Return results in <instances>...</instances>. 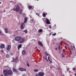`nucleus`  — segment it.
Listing matches in <instances>:
<instances>
[{
	"label": "nucleus",
	"mask_w": 76,
	"mask_h": 76,
	"mask_svg": "<svg viewBox=\"0 0 76 76\" xmlns=\"http://www.w3.org/2000/svg\"><path fill=\"white\" fill-rule=\"evenodd\" d=\"M23 32H25L26 34H27L28 32V31H27V29H26L25 30L23 31Z\"/></svg>",
	"instance_id": "obj_21"
},
{
	"label": "nucleus",
	"mask_w": 76,
	"mask_h": 76,
	"mask_svg": "<svg viewBox=\"0 0 76 76\" xmlns=\"http://www.w3.org/2000/svg\"><path fill=\"white\" fill-rule=\"evenodd\" d=\"M75 76H76V73L75 74Z\"/></svg>",
	"instance_id": "obj_47"
},
{
	"label": "nucleus",
	"mask_w": 76,
	"mask_h": 76,
	"mask_svg": "<svg viewBox=\"0 0 76 76\" xmlns=\"http://www.w3.org/2000/svg\"><path fill=\"white\" fill-rule=\"evenodd\" d=\"M49 28H50V29H51V25H49Z\"/></svg>",
	"instance_id": "obj_33"
},
{
	"label": "nucleus",
	"mask_w": 76,
	"mask_h": 76,
	"mask_svg": "<svg viewBox=\"0 0 76 76\" xmlns=\"http://www.w3.org/2000/svg\"><path fill=\"white\" fill-rule=\"evenodd\" d=\"M42 15L43 17H45V16H46V14L44 13Z\"/></svg>",
	"instance_id": "obj_22"
},
{
	"label": "nucleus",
	"mask_w": 76,
	"mask_h": 76,
	"mask_svg": "<svg viewBox=\"0 0 76 76\" xmlns=\"http://www.w3.org/2000/svg\"><path fill=\"white\" fill-rule=\"evenodd\" d=\"M38 75L39 76H44V73L42 72H39L38 73Z\"/></svg>",
	"instance_id": "obj_5"
},
{
	"label": "nucleus",
	"mask_w": 76,
	"mask_h": 76,
	"mask_svg": "<svg viewBox=\"0 0 76 76\" xmlns=\"http://www.w3.org/2000/svg\"><path fill=\"white\" fill-rule=\"evenodd\" d=\"M25 24L24 23H22V24L21 25L20 28L21 29H24V27H23L24 26H25Z\"/></svg>",
	"instance_id": "obj_6"
},
{
	"label": "nucleus",
	"mask_w": 76,
	"mask_h": 76,
	"mask_svg": "<svg viewBox=\"0 0 76 76\" xmlns=\"http://www.w3.org/2000/svg\"><path fill=\"white\" fill-rule=\"evenodd\" d=\"M34 71L35 72H38V69H35L34 70Z\"/></svg>",
	"instance_id": "obj_24"
},
{
	"label": "nucleus",
	"mask_w": 76,
	"mask_h": 76,
	"mask_svg": "<svg viewBox=\"0 0 76 76\" xmlns=\"http://www.w3.org/2000/svg\"><path fill=\"white\" fill-rule=\"evenodd\" d=\"M24 23H26V22H27V20H28V18H27L26 17L24 18Z\"/></svg>",
	"instance_id": "obj_13"
},
{
	"label": "nucleus",
	"mask_w": 76,
	"mask_h": 76,
	"mask_svg": "<svg viewBox=\"0 0 76 76\" xmlns=\"http://www.w3.org/2000/svg\"><path fill=\"white\" fill-rule=\"evenodd\" d=\"M23 10H20L19 11V13L20 14V15H21V14H22V11Z\"/></svg>",
	"instance_id": "obj_19"
},
{
	"label": "nucleus",
	"mask_w": 76,
	"mask_h": 76,
	"mask_svg": "<svg viewBox=\"0 0 76 76\" xmlns=\"http://www.w3.org/2000/svg\"><path fill=\"white\" fill-rule=\"evenodd\" d=\"M55 50H57V48H55Z\"/></svg>",
	"instance_id": "obj_42"
},
{
	"label": "nucleus",
	"mask_w": 76,
	"mask_h": 76,
	"mask_svg": "<svg viewBox=\"0 0 76 76\" xmlns=\"http://www.w3.org/2000/svg\"><path fill=\"white\" fill-rule=\"evenodd\" d=\"M19 70H20V71H26V69H24L22 68H20L18 69Z\"/></svg>",
	"instance_id": "obj_8"
},
{
	"label": "nucleus",
	"mask_w": 76,
	"mask_h": 76,
	"mask_svg": "<svg viewBox=\"0 0 76 76\" xmlns=\"http://www.w3.org/2000/svg\"><path fill=\"white\" fill-rule=\"evenodd\" d=\"M37 0V1H38V0Z\"/></svg>",
	"instance_id": "obj_52"
},
{
	"label": "nucleus",
	"mask_w": 76,
	"mask_h": 76,
	"mask_svg": "<svg viewBox=\"0 0 76 76\" xmlns=\"http://www.w3.org/2000/svg\"><path fill=\"white\" fill-rule=\"evenodd\" d=\"M63 53H66V51L65 50L63 49Z\"/></svg>",
	"instance_id": "obj_28"
},
{
	"label": "nucleus",
	"mask_w": 76,
	"mask_h": 76,
	"mask_svg": "<svg viewBox=\"0 0 76 76\" xmlns=\"http://www.w3.org/2000/svg\"><path fill=\"white\" fill-rule=\"evenodd\" d=\"M61 43H62V42H60V45H61Z\"/></svg>",
	"instance_id": "obj_43"
},
{
	"label": "nucleus",
	"mask_w": 76,
	"mask_h": 76,
	"mask_svg": "<svg viewBox=\"0 0 76 76\" xmlns=\"http://www.w3.org/2000/svg\"><path fill=\"white\" fill-rule=\"evenodd\" d=\"M56 35V33H54V34H52V35H53L54 36H55V35Z\"/></svg>",
	"instance_id": "obj_35"
},
{
	"label": "nucleus",
	"mask_w": 76,
	"mask_h": 76,
	"mask_svg": "<svg viewBox=\"0 0 76 76\" xmlns=\"http://www.w3.org/2000/svg\"><path fill=\"white\" fill-rule=\"evenodd\" d=\"M6 56L7 58H9L10 57V56L8 54L6 55Z\"/></svg>",
	"instance_id": "obj_20"
},
{
	"label": "nucleus",
	"mask_w": 76,
	"mask_h": 76,
	"mask_svg": "<svg viewBox=\"0 0 76 76\" xmlns=\"http://www.w3.org/2000/svg\"><path fill=\"white\" fill-rule=\"evenodd\" d=\"M10 54L11 56H13V53H10Z\"/></svg>",
	"instance_id": "obj_32"
},
{
	"label": "nucleus",
	"mask_w": 76,
	"mask_h": 76,
	"mask_svg": "<svg viewBox=\"0 0 76 76\" xmlns=\"http://www.w3.org/2000/svg\"><path fill=\"white\" fill-rule=\"evenodd\" d=\"M45 22L47 24H48V25L50 24V20L48 19V18L46 19V20L45 21Z\"/></svg>",
	"instance_id": "obj_7"
},
{
	"label": "nucleus",
	"mask_w": 76,
	"mask_h": 76,
	"mask_svg": "<svg viewBox=\"0 0 76 76\" xmlns=\"http://www.w3.org/2000/svg\"><path fill=\"white\" fill-rule=\"evenodd\" d=\"M20 39V40L19 42V43H20V44H22L25 41V39H24V38H22L21 39Z\"/></svg>",
	"instance_id": "obj_4"
},
{
	"label": "nucleus",
	"mask_w": 76,
	"mask_h": 76,
	"mask_svg": "<svg viewBox=\"0 0 76 76\" xmlns=\"http://www.w3.org/2000/svg\"><path fill=\"white\" fill-rule=\"evenodd\" d=\"M72 69L73 70H76V68H73Z\"/></svg>",
	"instance_id": "obj_36"
},
{
	"label": "nucleus",
	"mask_w": 76,
	"mask_h": 76,
	"mask_svg": "<svg viewBox=\"0 0 76 76\" xmlns=\"http://www.w3.org/2000/svg\"><path fill=\"white\" fill-rule=\"evenodd\" d=\"M69 68H67V71H68H68H69Z\"/></svg>",
	"instance_id": "obj_38"
},
{
	"label": "nucleus",
	"mask_w": 76,
	"mask_h": 76,
	"mask_svg": "<svg viewBox=\"0 0 76 76\" xmlns=\"http://www.w3.org/2000/svg\"><path fill=\"white\" fill-rule=\"evenodd\" d=\"M0 76H3V75H1Z\"/></svg>",
	"instance_id": "obj_46"
},
{
	"label": "nucleus",
	"mask_w": 76,
	"mask_h": 76,
	"mask_svg": "<svg viewBox=\"0 0 76 76\" xmlns=\"http://www.w3.org/2000/svg\"><path fill=\"white\" fill-rule=\"evenodd\" d=\"M43 30L42 29H40L38 30L39 32H42Z\"/></svg>",
	"instance_id": "obj_18"
},
{
	"label": "nucleus",
	"mask_w": 76,
	"mask_h": 76,
	"mask_svg": "<svg viewBox=\"0 0 76 76\" xmlns=\"http://www.w3.org/2000/svg\"><path fill=\"white\" fill-rule=\"evenodd\" d=\"M22 48V44H20L18 46V50H19L20 48Z\"/></svg>",
	"instance_id": "obj_17"
},
{
	"label": "nucleus",
	"mask_w": 76,
	"mask_h": 76,
	"mask_svg": "<svg viewBox=\"0 0 76 76\" xmlns=\"http://www.w3.org/2000/svg\"><path fill=\"white\" fill-rule=\"evenodd\" d=\"M60 46H59L58 48V50H60Z\"/></svg>",
	"instance_id": "obj_34"
},
{
	"label": "nucleus",
	"mask_w": 76,
	"mask_h": 76,
	"mask_svg": "<svg viewBox=\"0 0 76 76\" xmlns=\"http://www.w3.org/2000/svg\"><path fill=\"white\" fill-rule=\"evenodd\" d=\"M62 76H64V75H63Z\"/></svg>",
	"instance_id": "obj_50"
},
{
	"label": "nucleus",
	"mask_w": 76,
	"mask_h": 76,
	"mask_svg": "<svg viewBox=\"0 0 76 76\" xmlns=\"http://www.w3.org/2000/svg\"><path fill=\"white\" fill-rule=\"evenodd\" d=\"M73 47L74 48V49H75V46H73Z\"/></svg>",
	"instance_id": "obj_41"
},
{
	"label": "nucleus",
	"mask_w": 76,
	"mask_h": 76,
	"mask_svg": "<svg viewBox=\"0 0 76 76\" xmlns=\"http://www.w3.org/2000/svg\"><path fill=\"white\" fill-rule=\"evenodd\" d=\"M51 34H50V35Z\"/></svg>",
	"instance_id": "obj_51"
},
{
	"label": "nucleus",
	"mask_w": 76,
	"mask_h": 76,
	"mask_svg": "<svg viewBox=\"0 0 76 76\" xmlns=\"http://www.w3.org/2000/svg\"><path fill=\"white\" fill-rule=\"evenodd\" d=\"M3 72L4 76H8L9 75L11 76L13 74L12 71L10 69H6L4 70L3 71Z\"/></svg>",
	"instance_id": "obj_1"
},
{
	"label": "nucleus",
	"mask_w": 76,
	"mask_h": 76,
	"mask_svg": "<svg viewBox=\"0 0 76 76\" xmlns=\"http://www.w3.org/2000/svg\"><path fill=\"white\" fill-rule=\"evenodd\" d=\"M20 39H21V37H17L15 38V40L17 41H19L20 40Z\"/></svg>",
	"instance_id": "obj_2"
},
{
	"label": "nucleus",
	"mask_w": 76,
	"mask_h": 76,
	"mask_svg": "<svg viewBox=\"0 0 76 76\" xmlns=\"http://www.w3.org/2000/svg\"><path fill=\"white\" fill-rule=\"evenodd\" d=\"M16 12H19V10H20V8L19 7V5H18L17 4L16 5Z\"/></svg>",
	"instance_id": "obj_3"
},
{
	"label": "nucleus",
	"mask_w": 76,
	"mask_h": 76,
	"mask_svg": "<svg viewBox=\"0 0 76 76\" xmlns=\"http://www.w3.org/2000/svg\"><path fill=\"white\" fill-rule=\"evenodd\" d=\"M47 56H50V55L48 54H47Z\"/></svg>",
	"instance_id": "obj_44"
},
{
	"label": "nucleus",
	"mask_w": 76,
	"mask_h": 76,
	"mask_svg": "<svg viewBox=\"0 0 76 76\" xmlns=\"http://www.w3.org/2000/svg\"><path fill=\"white\" fill-rule=\"evenodd\" d=\"M38 44L41 47H42V46H43V44H42V42L40 41H38Z\"/></svg>",
	"instance_id": "obj_11"
},
{
	"label": "nucleus",
	"mask_w": 76,
	"mask_h": 76,
	"mask_svg": "<svg viewBox=\"0 0 76 76\" xmlns=\"http://www.w3.org/2000/svg\"><path fill=\"white\" fill-rule=\"evenodd\" d=\"M47 52H45V55H47Z\"/></svg>",
	"instance_id": "obj_37"
},
{
	"label": "nucleus",
	"mask_w": 76,
	"mask_h": 76,
	"mask_svg": "<svg viewBox=\"0 0 76 76\" xmlns=\"http://www.w3.org/2000/svg\"><path fill=\"white\" fill-rule=\"evenodd\" d=\"M12 70L14 72H16V73H18V71L17 70V69L14 68H13Z\"/></svg>",
	"instance_id": "obj_12"
},
{
	"label": "nucleus",
	"mask_w": 76,
	"mask_h": 76,
	"mask_svg": "<svg viewBox=\"0 0 76 76\" xmlns=\"http://www.w3.org/2000/svg\"><path fill=\"white\" fill-rule=\"evenodd\" d=\"M0 34H1V31H0Z\"/></svg>",
	"instance_id": "obj_49"
},
{
	"label": "nucleus",
	"mask_w": 76,
	"mask_h": 76,
	"mask_svg": "<svg viewBox=\"0 0 76 76\" xmlns=\"http://www.w3.org/2000/svg\"><path fill=\"white\" fill-rule=\"evenodd\" d=\"M12 10H14V11H16V9H15V8H14Z\"/></svg>",
	"instance_id": "obj_30"
},
{
	"label": "nucleus",
	"mask_w": 76,
	"mask_h": 76,
	"mask_svg": "<svg viewBox=\"0 0 76 76\" xmlns=\"http://www.w3.org/2000/svg\"><path fill=\"white\" fill-rule=\"evenodd\" d=\"M22 54L23 55H26V51L25 50L22 51Z\"/></svg>",
	"instance_id": "obj_15"
},
{
	"label": "nucleus",
	"mask_w": 76,
	"mask_h": 76,
	"mask_svg": "<svg viewBox=\"0 0 76 76\" xmlns=\"http://www.w3.org/2000/svg\"><path fill=\"white\" fill-rule=\"evenodd\" d=\"M64 48H65V49H67V47H66V46H64Z\"/></svg>",
	"instance_id": "obj_39"
},
{
	"label": "nucleus",
	"mask_w": 76,
	"mask_h": 76,
	"mask_svg": "<svg viewBox=\"0 0 76 76\" xmlns=\"http://www.w3.org/2000/svg\"><path fill=\"white\" fill-rule=\"evenodd\" d=\"M10 48H11V45H9L8 46L7 48H6V50L7 51H9L10 50Z\"/></svg>",
	"instance_id": "obj_9"
},
{
	"label": "nucleus",
	"mask_w": 76,
	"mask_h": 76,
	"mask_svg": "<svg viewBox=\"0 0 76 76\" xmlns=\"http://www.w3.org/2000/svg\"><path fill=\"white\" fill-rule=\"evenodd\" d=\"M1 2H0V4H1Z\"/></svg>",
	"instance_id": "obj_48"
},
{
	"label": "nucleus",
	"mask_w": 76,
	"mask_h": 76,
	"mask_svg": "<svg viewBox=\"0 0 76 76\" xmlns=\"http://www.w3.org/2000/svg\"><path fill=\"white\" fill-rule=\"evenodd\" d=\"M13 59L12 61V62H14L15 61V59H14V58H13Z\"/></svg>",
	"instance_id": "obj_31"
},
{
	"label": "nucleus",
	"mask_w": 76,
	"mask_h": 76,
	"mask_svg": "<svg viewBox=\"0 0 76 76\" xmlns=\"http://www.w3.org/2000/svg\"><path fill=\"white\" fill-rule=\"evenodd\" d=\"M45 58L47 61H48V59H47V58H46V57H45Z\"/></svg>",
	"instance_id": "obj_29"
},
{
	"label": "nucleus",
	"mask_w": 76,
	"mask_h": 76,
	"mask_svg": "<svg viewBox=\"0 0 76 76\" xmlns=\"http://www.w3.org/2000/svg\"><path fill=\"white\" fill-rule=\"evenodd\" d=\"M27 66H28V67H29V64L28 63V61L27 62Z\"/></svg>",
	"instance_id": "obj_23"
},
{
	"label": "nucleus",
	"mask_w": 76,
	"mask_h": 76,
	"mask_svg": "<svg viewBox=\"0 0 76 76\" xmlns=\"http://www.w3.org/2000/svg\"><path fill=\"white\" fill-rule=\"evenodd\" d=\"M36 15H37V16H39V14L38 13H36Z\"/></svg>",
	"instance_id": "obj_27"
},
{
	"label": "nucleus",
	"mask_w": 76,
	"mask_h": 76,
	"mask_svg": "<svg viewBox=\"0 0 76 76\" xmlns=\"http://www.w3.org/2000/svg\"><path fill=\"white\" fill-rule=\"evenodd\" d=\"M5 32L6 34L8 33V29L7 28H5L4 29Z\"/></svg>",
	"instance_id": "obj_16"
},
{
	"label": "nucleus",
	"mask_w": 76,
	"mask_h": 76,
	"mask_svg": "<svg viewBox=\"0 0 76 76\" xmlns=\"http://www.w3.org/2000/svg\"><path fill=\"white\" fill-rule=\"evenodd\" d=\"M28 7L29 9V10H31V9H32V10H33L34 9V7L33 6H32L31 5V6H28Z\"/></svg>",
	"instance_id": "obj_10"
},
{
	"label": "nucleus",
	"mask_w": 76,
	"mask_h": 76,
	"mask_svg": "<svg viewBox=\"0 0 76 76\" xmlns=\"http://www.w3.org/2000/svg\"><path fill=\"white\" fill-rule=\"evenodd\" d=\"M71 53V51H70Z\"/></svg>",
	"instance_id": "obj_53"
},
{
	"label": "nucleus",
	"mask_w": 76,
	"mask_h": 76,
	"mask_svg": "<svg viewBox=\"0 0 76 76\" xmlns=\"http://www.w3.org/2000/svg\"><path fill=\"white\" fill-rule=\"evenodd\" d=\"M50 61V63H52V61Z\"/></svg>",
	"instance_id": "obj_45"
},
{
	"label": "nucleus",
	"mask_w": 76,
	"mask_h": 76,
	"mask_svg": "<svg viewBox=\"0 0 76 76\" xmlns=\"http://www.w3.org/2000/svg\"><path fill=\"white\" fill-rule=\"evenodd\" d=\"M65 56L63 55V53H62V57H64Z\"/></svg>",
	"instance_id": "obj_26"
},
{
	"label": "nucleus",
	"mask_w": 76,
	"mask_h": 76,
	"mask_svg": "<svg viewBox=\"0 0 76 76\" xmlns=\"http://www.w3.org/2000/svg\"><path fill=\"white\" fill-rule=\"evenodd\" d=\"M50 56H49L48 57V59L49 60V61H50Z\"/></svg>",
	"instance_id": "obj_25"
},
{
	"label": "nucleus",
	"mask_w": 76,
	"mask_h": 76,
	"mask_svg": "<svg viewBox=\"0 0 76 76\" xmlns=\"http://www.w3.org/2000/svg\"><path fill=\"white\" fill-rule=\"evenodd\" d=\"M5 47V45L4 44H2L0 46L1 48H3Z\"/></svg>",
	"instance_id": "obj_14"
},
{
	"label": "nucleus",
	"mask_w": 76,
	"mask_h": 76,
	"mask_svg": "<svg viewBox=\"0 0 76 76\" xmlns=\"http://www.w3.org/2000/svg\"><path fill=\"white\" fill-rule=\"evenodd\" d=\"M3 52H4L3 50H1V52H2V53H3Z\"/></svg>",
	"instance_id": "obj_40"
}]
</instances>
